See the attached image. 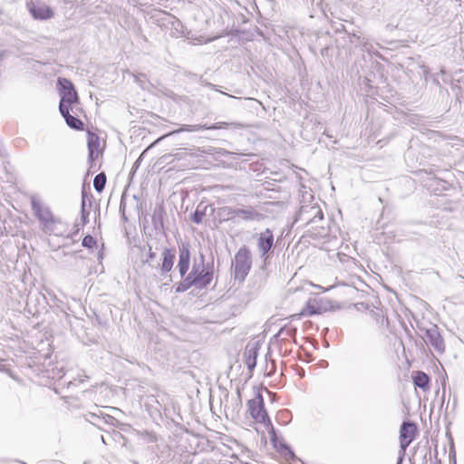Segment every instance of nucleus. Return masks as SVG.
Segmentation results:
<instances>
[{"instance_id": "f257e3e1", "label": "nucleus", "mask_w": 464, "mask_h": 464, "mask_svg": "<svg viewBox=\"0 0 464 464\" xmlns=\"http://www.w3.org/2000/svg\"><path fill=\"white\" fill-rule=\"evenodd\" d=\"M179 256L177 268L181 277L176 291L184 292L191 287L203 289L207 287L213 279V274L203 263H194L191 271L188 272L191 265V246L188 242L179 245Z\"/></svg>"}, {"instance_id": "f03ea898", "label": "nucleus", "mask_w": 464, "mask_h": 464, "mask_svg": "<svg viewBox=\"0 0 464 464\" xmlns=\"http://www.w3.org/2000/svg\"><path fill=\"white\" fill-rule=\"evenodd\" d=\"M247 411L254 422L263 425L266 429L270 440L276 442V430L265 409L264 398L260 392H257L255 398L247 401Z\"/></svg>"}, {"instance_id": "7ed1b4c3", "label": "nucleus", "mask_w": 464, "mask_h": 464, "mask_svg": "<svg viewBox=\"0 0 464 464\" xmlns=\"http://www.w3.org/2000/svg\"><path fill=\"white\" fill-rule=\"evenodd\" d=\"M340 305L335 301L327 297L314 296L307 300L302 310L294 314L293 317H310L315 314H321L339 308Z\"/></svg>"}, {"instance_id": "20e7f679", "label": "nucleus", "mask_w": 464, "mask_h": 464, "mask_svg": "<svg viewBox=\"0 0 464 464\" xmlns=\"http://www.w3.org/2000/svg\"><path fill=\"white\" fill-rule=\"evenodd\" d=\"M59 92L61 101L59 110L63 111L65 107H71L78 102V94L74 89L72 82L66 78L58 79Z\"/></svg>"}, {"instance_id": "39448f33", "label": "nucleus", "mask_w": 464, "mask_h": 464, "mask_svg": "<svg viewBox=\"0 0 464 464\" xmlns=\"http://www.w3.org/2000/svg\"><path fill=\"white\" fill-rule=\"evenodd\" d=\"M251 264L252 261L249 250L246 246L239 248L235 256V277L241 281L244 280L251 268Z\"/></svg>"}, {"instance_id": "423d86ee", "label": "nucleus", "mask_w": 464, "mask_h": 464, "mask_svg": "<svg viewBox=\"0 0 464 464\" xmlns=\"http://www.w3.org/2000/svg\"><path fill=\"white\" fill-rule=\"evenodd\" d=\"M419 433L418 426L411 421H404L400 428V448L401 455H404L407 448L416 439Z\"/></svg>"}, {"instance_id": "0eeeda50", "label": "nucleus", "mask_w": 464, "mask_h": 464, "mask_svg": "<svg viewBox=\"0 0 464 464\" xmlns=\"http://www.w3.org/2000/svg\"><path fill=\"white\" fill-rule=\"evenodd\" d=\"M88 158L91 162H94L103 153L105 142L96 132L87 130Z\"/></svg>"}, {"instance_id": "6e6552de", "label": "nucleus", "mask_w": 464, "mask_h": 464, "mask_svg": "<svg viewBox=\"0 0 464 464\" xmlns=\"http://www.w3.org/2000/svg\"><path fill=\"white\" fill-rule=\"evenodd\" d=\"M175 259L176 252L174 248L164 247L162 249L158 268L160 275L166 276L169 278V281H171V275H169V273L174 267Z\"/></svg>"}, {"instance_id": "1a4fd4ad", "label": "nucleus", "mask_w": 464, "mask_h": 464, "mask_svg": "<svg viewBox=\"0 0 464 464\" xmlns=\"http://www.w3.org/2000/svg\"><path fill=\"white\" fill-rule=\"evenodd\" d=\"M27 8L36 20H49L54 16V11L44 3L30 2L27 4Z\"/></svg>"}, {"instance_id": "9d476101", "label": "nucleus", "mask_w": 464, "mask_h": 464, "mask_svg": "<svg viewBox=\"0 0 464 464\" xmlns=\"http://www.w3.org/2000/svg\"><path fill=\"white\" fill-rule=\"evenodd\" d=\"M274 245V234L270 228L261 232L257 237V246L263 256L266 255Z\"/></svg>"}, {"instance_id": "9b49d317", "label": "nucleus", "mask_w": 464, "mask_h": 464, "mask_svg": "<svg viewBox=\"0 0 464 464\" xmlns=\"http://www.w3.org/2000/svg\"><path fill=\"white\" fill-rule=\"evenodd\" d=\"M37 218L46 232L53 231L54 225L58 222L53 215L47 209L39 210Z\"/></svg>"}, {"instance_id": "f8f14e48", "label": "nucleus", "mask_w": 464, "mask_h": 464, "mask_svg": "<svg viewBox=\"0 0 464 464\" xmlns=\"http://www.w3.org/2000/svg\"><path fill=\"white\" fill-rule=\"evenodd\" d=\"M71 110H72V106L65 107L64 110L63 109V111H60V112L65 119V121L68 124V126H70L72 129H74L77 130H82L84 129L83 122L80 119L71 115L70 114Z\"/></svg>"}, {"instance_id": "ddd939ff", "label": "nucleus", "mask_w": 464, "mask_h": 464, "mask_svg": "<svg viewBox=\"0 0 464 464\" xmlns=\"http://www.w3.org/2000/svg\"><path fill=\"white\" fill-rule=\"evenodd\" d=\"M412 381L415 387L421 389L423 392L430 391V377L421 371L413 372Z\"/></svg>"}, {"instance_id": "4468645a", "label": "nucleus", "mask_w": 464, "mask_h": 464, "mask_svg": "<svg viewBox=\"0 0 464 464\" xmlns=\"http://www.w3.org/2000/svg\"><path fill=\"white\" fill-rule=\"evenodd\" d=\"M427 336H428L427 342L430 344H431L433 347H435L438 351L444 350L443 340H442L441 336L437 332L430 333V331H428Z\"/></svg>"}, {"instance_id": "2eb2a0df", "label": "nucleus", "mask_w": 464, "mask_h": 464, "mask_svg": "<svg viewBox=\"0 0 464 464\" xmlns=\"http://www.w3.org/2000/svg\"><path fill=\"white\" fill-rule=\"evenodd\" d=\"M107 178L106 175L102 172L96 175L93 180V186L96 191L102 192L106 185Z\"/></svg>"}, {"instance_id": "dca6fc26", "label": "nucleus", "mask_w": 464, "mask_h": 464, "mask_svg": "<svg viewBox=\"0 0 464 464\" xmlns=\"http://www.w3.org/2000/svg\"><path fill=\"white\" fill-rule=\"evenodd\" d=\"M256 351L255 349H250L246 352L245 356L246 360L245 362L247 365L249 369H252L256 366Z\"/></svg>"}, {"instance_id": "f3484780", "label": "nucleus", "mask_w": 464, "mask_h": 464, "mask_svg": "<svg viewBox=\"0 0 464 464\" xmlns=\"http://www.w3.org/2000/svg\"><path fill=\"white\" fill-rule=\"evenodd\" d=\"M228 124L227 122H218L211 126L207 125H197L193 126L188 130H218L222 128H226Z\"/></svg>"}, {"instance_id": "a211bd4d", "label": "nucleus", "mask_w": 464, "mask_h": 464, "mask_svg": "<svg viewBox=\"0 0 464 464\" xmlns=\"http://www.w3.org/2000/svg\"><path fill=\"white\" fill-rule=\"evenodd\" d=\"M82 246L86 248L92 249L96 246L97 242L93 237L87 235L82 239Z\"/></svg>"}, {"instance_id": "6ab92c4d", "label": "nucleus", "mask_w": 464, "mask_h": 464, "mask_svg": "<svg viewBox=\"0 0 464 464\" xmlns=\"http://www.w3.org/2000/svg\"><path fill=\"white\" fill-rule=\"evenodd\" d=\"M310 285H312L313 287L322 291V292H326V291H329L331 288H333V286H329V287H324V286H321L319 285H315L312 282L309 283Z\"/></svg>"}, {"instance_id": "aec40b11", "label": "nucleus", "mask_w": 464, "mask_h": 464, "mask_svg": "<svg viewBox=\"0 0 464 464\" xmlns=\"http://www.w3.org/2000/svg\"><path fill=\"white\" fill-rule=\"evenodd\" d=\"M156 257V254L151 252V250L150 249V252H149V258L150 259H154Z\"/></svg>"}]
</instances>
